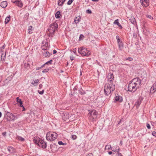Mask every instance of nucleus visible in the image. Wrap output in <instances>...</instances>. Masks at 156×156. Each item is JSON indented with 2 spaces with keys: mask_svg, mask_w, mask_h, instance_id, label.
I'll return each instance as SVG.
<instances>
[{
  "mask_svg": "<svg viewBox=\"0 0 156 156\" xmlns=\"http://www.w3.org/2000/svg\"><path fill=\"white\" fill-rule=\"evenodd\" d=\"M57 134L55 132H48L46 135V139L48 141H52L56 139Z\"/></svg>",
  "mask_w": 156,
  "mask_h": 156,
  "instance_id": "7ed1b4c3",
  "label": "nucleus"
},
{
  "mask_svg": "<svg viewBox=\"0 0 156 156\" xmlns=\"http://www.w3.org/2000/svg\"><path fill=\"white\" fill-rule=\"evenodd\" d=\"M118 156H122V155L121 154V153L119 152L118 153Z\"/></svg>",
  "mask_w": 156,
  "mask_h": 156,
  "instance_id": "3c124183",
  "label": "nucleus"
},
{
  "mask_svg": "<svg viewBox=\"0 0 156 156\" xmlns=\"http://www.w3.org/2000/svg\"><path fill=\"white\" fill-rule=\"evenodd\" d=\"M41 69V68L40 67H37L36 68V70H39V69Z\"/></svg>",
  "mask_w": 156,
  "mask_h": 156,
  "instance_id": "680f3d73",
  "label": "nucleus"
},
{
  "mask_svg": "<svg viewBox=\"0 0 156 156\" xmlns=\"http://www.w3.org/2000/svg\"><path fill=\"white\" fill-rule=\"evenodd\" d=\"M44 90H43L41 91H38V93L40 94H42L44 93Z\"/></svg>",
  "mask_w": 156,
  "mask_h": 156,
  "instance_id": "37998d69",
  "label": "nucleus"
},
{
  "mask_svg": "<svg viewBox=\"0 0 156 156\" xmlns=\"http://www.w3.org/2000/svg\"><path fill=\"white\" fill-rule=\"evenodd\" d=\"M152 134L154 136H155V135H156V133L154 132H152Z\"/></svg>",
  "mask_w": 156,
  "mask_h": 156,
  "instance_id": "13d9d810",
  "label": "nucleus"
},
{
  "mask_svg": "<svg viewBox=\"0 0 156 156\" xmlns=\"http://www.w3.org/2000/svg\"><path fill=\"white\" fill-rule=\"evenodd\" d=\"M57 51L56 50H54L53 51V54H55L57 53Z\"/></svg>",
  "mask_w": 156,
  "mask_h": 156,
  "instance_id": "5fc2aeb1",
  "label": "nucleus"
},
{
  "mask_svg": "<svg viewBox=\"0 0 156 156\" xmlns=\"http://www.w3.org/2000/svg\"><path fill=\"white\" fill-rule=\"evenodd\" d=\"M25 68L26 69H28L30 68V64L28 63H25L24 64Z\"/></svg>",
  "mask_w": 156,
  "mask_h": 156,
  "instance_id": "bb28decb",
  "label": "nucleus"
},
{
  "mask_svg": "<svg viewBox=\"0 0 156 156\" xmlns=\"http://www.w3.org/2000/svg\"><path fill=\"white\" fill-rule=\"evenodd\" d=\"M4 118L7 121H14L15 119L17 118L16 115H14L12 113L7 112L5 115Z\"/></svg>",
  "mask_w": 156,
  "mask_h": 156,
  "instance_id": "20e7f679",
  "label": "nucleus"
},
{
  "mask_svg": "<svg viewBox=\"0 0 156 156\" xmlns=\"http://www.w3.org/2000/svg\"><path fill=\"white\" fill-rule=\"evenodd\" d=\"M45 65V64H44V65H42L41 67H40L41 68L43 67H44V65Z\"/></svg>",
  "mask_w": 156,
  "mask_h": 156,
  "instance_id": "052dcab7",
  "label": "nucleus"
},
{
  "mask_svg": "<svg viewBox=\"0 0 156 156\" xmlns=\"http://www.w3.org/2000/svg\"><path fill=\"white\" fill-rule=\"evenodd\" d=\"M16 101L17 102L20 103H21V102H22V101H21V99H20L19 98V97H17V98H16Z\"/></svg>",
  "mask_w": 156,
  "mask_h": 156,
  "instance_id": "2f4dec72",
  "label": "nucleus"
},
{
  "mask_svg": "<svg viewBox=\"0 0 156 156\" xmlns=\"http://www.w3.org/2000/svg\"><path fill=\"white\" fill-rule=\"evenodd\" d=\"M115 89V85L110 83V84H106L104 87V91L105 94L106 95L110 94L111 92L114 91Z\"/></svg>",
  "mask_w": 156,
  "mask_h": 156,
  "instance_id": "f03ea898",
  "label": "nucleus"
},
{
  "mask_svg": "<svg viewBox=\"0 0 156 156\" xmlns=\"http://www.w3.org/2000/svg\"><path fill=\"white\" fill-rule=\"evenodd\" d=\"M20 106L21 107H23V105H22L23 104V102H21V103H20Z\"/></svg>",
  "mask_w": 156,
  "mask_h": 156,
  "instance_id": "4d7b16f0",
  "label": "nucleus"
},
{
  "mask_svg": "<svg viewBox=\"0 0 156 156\" xmlns=\"http://www.w3.org/2000/svg\"><path fill=\"white\" fill-rule=\"evenodd\" d=\"M149 0H140L141 4L142 5L147 7L149 5Z\"/></svg>",
  "mask_w": 156,
  "mask_h": 156,
  "instance_id": "6e6552de",
  "label": "nucleus"
},
{
  "mask_svg": "<svg viewBox=\"0 0 156 156\" xmlns=\"http://www.w3.org/2000/svg\"><path fill=\"white\" fill-rule=\"evenodd\" d=\"M13 2L15 3L20 8L22 7L23 5V4L21 0H15L13 1Z\"/></svg>",
  "mask_w": 156,
  "mask_h": 156,
  "instance_id": "9d476101",
  "label": "nucleus"
},
{
  "mask_svg": "<svg viewBox=\"0 0 156 156\" xmlns=\"http://www.w3.org/2000/svg\"><path fill=\"white\" fill-rule=\"evenodd\" d=\"M156 90V82L153 84L151 88L150 92L151 93L152 91H153V93Z\"/></svg>",
  "mask_w": 156,
  "mask_h": 156,
  "instance_id": "ddd939ff",
  "label": "nucleus"
},
{
  "mask_svg": "<svg viewBox=\"0 0 156 156\" xmlns=\"http://www.w3.org/2000/svg\"><path fill=\"white\" fill-rule=\"evenodd\" d=\"M141 80L138 77L133 79L129 83L128 90L131 92H135L141 85Z\"/></svg>",
  "mask_w": 156,
  "mask_h": 156,
  "instance_id": "f257e3e1",
  "label": "nucleus"
},
{
  "mask_svg": "<svg viewBox=\"0 0 156 156\" xmlns=\"http://www.w3.org/2000/svg\"><path fill=\"white\" fill-rule=\"evenodd\" d=\"M78 51L81 55L88 56L90 54V51L87 50V48L82 47L79 48Z\"/></svg>",
  "mask_w": 156,
  "mask_h": 156,
  "instance_id": "39448f33",
  "label": "nucleus"
},
{
  "mask_svg": "<svg viewBox=\"0 0 156 156\" xmlns=\"http://www.w3.org/2000/svg\"><path fill=\"white\" fill-rule=\"evenodd\" d=\"M17 138L18 140H20L21 141H23L24 140V138H23L20 136H18L17 137Z\"/></svg>",
  "mask_w": 156,
  "mask_h": 156,
  "instance_id": "c85d7f7f",
  "label": "nucleus"
},
{
  "mask_svg": "<svg viewBox=\"0 0 156 156\" xmlns=\"http://www.w3.org/2000/svg\"><path fill=\"white\" fill-rule=\"evenodd\" d=\"M74 0H69L67 2V4L68 5H70L71 4L72 2H73Z\"/></svg>",
  "mask_w": 156,
  "mask_h": 156,
  "instance_id": "c9c22d12",
  "label": "nucleus"
},
{
  "mask_svg": "<svg viewBox=\"0 0 156 156\" xmlns=\"http://www.w3.org/2000/svg\"><path fill=\"white\" fill-rule=\"evenodd\" d=\"M61 16L60 12L59 11H57L55 15V17L56 18H59Z\"/></svg>",
  "mask_w": 156,
  "mask_h": 156,
  "instance_id": "b1692460",
  "label": "nucleus"
},
{
  "mask_svg": "<svg viewBox=\"0 0 156 156\" xmlns=\"http://www.w3.org/2000/svg\"><path fill=\"white\" fill-rule=\"evenodd\" d=\"M130 22L133 24H134L136 23L135 19L133 17H132L129 19Z\"/></svg>",
  "mask_w": 156,
  "mask_h": 156,
  "instance_id": "4be33fe9",
  "label": "nucleus"
},
{
  "mask_svg": "<svg viewBox=\"0 0 156 156\" xmlns=\"http://www.w3.org/2000/svg\"><path fill=\"white\" fill-rule=\"evenodd\" d=\"M10 16L9 15L7 16L5 19V23L6 24L8 23L10 20Z\"/></svg>",
  "mask_w": 156,
  "mask_h": 156,
  "instance_id": "5701e85b",
  "label": "nucleus"
},
{
  "mask_svg": "<svg viewBox=\"0 0 156 156\" xmlns=\"http://www.w3.org/2000/svg\"><path fill=\"white\" fill-rule=\"evenodd\" d=\"M143 99V98L140 97L137 100L135 104V106L136 108H139Z\"/></svg>",
  "mask_w": 156,
  "mask_h": 156,
  "instance_id": "1a4fd4ad",
  "label": "nucleus"
},
{
  "mask_svg": "<svg viewBox=\"0 0 156 156\" xmlns=\"http://www.w3.org/2000/svg\"><path fill=\"white\" fill-rule=\"evenodd\" d=\"M86 12L89 14H91L92 13V12L91 10L89 9H88L86 10Z\"/></svg>",
  "mask_w": 156,
  "mask_h": 156,
  "instance_id": "79ce46f5",
  "label": "nucleus"
},
{
  "mask_svg": "<svg viewBox=\"0 0 156 156\" xmlns=\"http://www.w3.org/2000/svg\"><path fill=\"white\" fill-rule=\"evenodd\" d=\"M112 152L111 151L108 152V154H112Z\"/></svg>",
  "mask_w": 156,
  "mask_h": 156,
  "instance_id": "bf43d9fd",
  "label": "nucleus"
},
{
  "mask_svg": "<svg viewBox=\"0 0 156 156\" xmlns=\"http://www.w3.org/2000/svg\"><path fill=\"white\" fill-rule=\"evenodd\" d=\"M126 59L129 61H131L133 60V59L131 57H128Z\"/></svg>",
  "mask_w": 156,
  "mask_h": 156,
  "instance_id": "a18cd8bd",
  "label": "nucleus"
},
{
  "mask_svg": "<svg viewBox=\"0 0 156 156\" xmlns=\"http://www.w3.org/2000/svg\"><path fill=\"white\" fill-rule=\"evenodd\" d=\"M51 54H50L47 51H46L44 52L43 55L46 57H49L50 55H51Z\"/></svg>",
  "mask_w": 156,
  "mask_h": 156,
  "instance_id": "6ab92c4d",
  "label": "nucleus"
},
{
  "mask_svg": "<svg viewBox=\"0 0 156 156\" xmlns=\"http://www.w3.org/2000/svg\"><path fill=\"white\" fill-rule=\"evenodd\" d=\"M76 48H75L74 49H73V52L75 54L76 53Z\"/></svg>",
  "mask_w": 156,
  "mask_h": 156,
  "instance_id": "09e8293b",
  "label": "nucleus"
},
{
  "mask_svg": "<svg viewBox=\"0 0 156 156\" xmlns=\"http://www.w3.org/2000/svg\"><path fill=\"white\" fill-rule=\"evenodd\" d=\"M7 5V2L6 1H3L1 4V6L3 8H5Z\"/></svg>",
  "mask_w": 156,
  "mask_h": 156,
  "instance_id": "dca6fc26",
  "label": "nucleus"
},
{
  "mask_svg": "<svg viewBox=\"0 0 156 156\" xmlns=\"http://www.w3.org/2000/svg\"><path fill=\"white\" fill-rule=\"evenodd\" d=\"M6 57V54H2V55L1 56V60L2 61H4L5 59V58Z\"/></svg>",
  "mask_w": 156,
  "mask_h": 156,
  "instance_id": "393cba45",
  "label": "nucleus"
},
{
  "mask_svg": "<svg viewBox=\"0 0 156 156\" xmlns=\"http://www.w3.org/2000/svg\"><path fill=\"white\" fill-rule=\"evenodd\" d=\"M39 80L38 79L36 80H33L31 82V84L34 86H37L39 83Z\"/></svg>",
  "mask_w": 156,
  "mask_h": 156,
  "instance_id": "a211bd4d",
  "label": "nucleus"
},
{
  "mask_svg": "<svg viewBox=\"0 0 156 156\" xmlns=\"http://www.w3.org/2000/svg\"><path fill=\"white\" fill-rule=\"evenodd\" d=\"M114 101H118L119 102H121L122 101V97L119 96H116L115 98Z\"/></svg>",
  "mask_w": 156,
  "mask_h": 156,
  "instance_id": "f8f14e48",
  "label": "nucleus"
},
{
  "mask_svg": "<svg viewBox=\"0 0 156 156\" xmlns=\"http://www.w3.org/2000/svg\"><path fill=\"white\" fill-rule=\"evenodd\" d=\"M55 146L54 145H52V144H51L50 145V148L51 149L52 151L53 150V149H52V148L53 146Z\"/></svg>",
  "mask_w": 156,
  "mask_h": 156,
  "instance_id": "de8ad7c7",
  "label": "nucleus"
},
{
  "mask_svg": "<svg viewBox=\"0 0 156 156\" xmlns=\"http://www.w3.org/2000/svg\"><path fill=\"white\" fill-rule=\"evenodd\" d=\"M147 127L148 129H150L151 128V126L149 124H147Z\"/></svg>",
  "mask_w": 156,
  "mask_h": 156,
  "instance_id": "49530a36",
  "label": "nucleus"
},
{
  "mask_svg": "<svg viewBox=\"0 0 156 156\" xmlns=\"http://www.w3.org/2000/svg\"><path fill=\"white\" fill-rule=\"evenodd\" d=\"M146 17L149 18H150L151 19H153V17L150 15H146Z\"/></svg>",
  "mask_w": 156,
  "mask_h": 156,
  "instance_id": "58836bf2",
  "label": "nucleus"
},
{
  "mask_svg": "<svg viewBox=\"0 0 156 156\" xmlns=\"http://www.w3.org/2000/svg\"><path fill=\"white\" fill-rule=\"evenodd\" d=\"M34 142L35 144H36L38 145V142H39V138L37 140H34Z\"/></svg>",
  "mask_w": 156,
  "mask_h": 156,
  "instance_id": "4c0bfd02",
  "label": "nucleus"
},
{
  "mask_svg": "<svg viewBox=\"0 0 156 156\" xmlns=\"http://www.w3.org/2000/svg\"><path fill=\"white\" fill-rule=\"evenodd\" d=\"M42 49L44 51L47 50V48L44 46V45H43L41 46Z\"/></svg>",
  "mask_w": 156,
  "mask_h": 156,
  "instance_id": "e433bc0d",
  "label": "nucleus"
},
{
  "mask_svg": "<svg viewBox=\"0 0 156 156\" xmlns=\"http://www.w3.org/2000/svg\"><path fill=\"white\" fill-rule=\"evenodd\" d=\"M81 20V17L80 16L76 17L74 19V22L75 23L77 24Z\"/></svg>",
  "mask_w": 156,
  "mask_h": 156,
  "instance_id": "2eb2a0df",
  "label": "nucleus"
},
{
  "mask_svg": "<svg viewBox=\"0 0 156 156\" xmlns=\"http://www.w3.org/2000/svg\"><path fill=\"white\" fill-rule=\"evenodd\" d=\"M44 45V46L47 48L48 46V42H45Z\"/></svg>",
  "mask_w": 156,
  "mask_h": 156,
  "instance_id": "8fccbe9b",
  "label": "nucleus"
},
{
  "mask_svg": "<svg viewBox=\"0 0 156 156\" xmlns=\"http://www.w3.org/2000/svg\"><path fill=\"white\" fill-rule=\"evenodd\" d=\"M49 69H46L43 70L42 72L43 73H44L48 72L49 71Z\"/></svg>",
  "mask_w": 156,
  "mask_h": 156,
  "instance_id": "ea45409f",
  "label": "nucleus"
},
{
  "mask_svg": "<svg viewBox=\"0 0 156 156\" xmlns=\"http://www.w3.org/2000/svg\"><path fill=\"white\" fill-rule=\"evenodd\" d=\"M111 150L115 152L116 151L117 152H118L119 151L120 148L118 146H116L115 148L114 147L112 148Z\"/></svg>",
  "mask_w": 156,
  "mask_h": 156,
  "instance_id": "f3484780",
  "label": "nucleus"
},
{
  "mask_svg": "<svg viewBox=\"0 0 156 156\" xmlns=\"http://www.w3.org/2000/svg\"><path fill=\"white\" fill-rule=\"evenodd\" d=\"M52 60L51 59V60L48 61L47 62H46L45 63V65L51 64H52Z\"/></svg>",
  "mask_w": 156,
  "mask_h": 156,
  "instance_id": "473e14b6",
  "label": "nucleus"
},
{
  "mask_svg": "<svg viewBox=\"0 0 156 156\" xmlns=\"http://www.w3.org/2000/svg\"><path fill=\"white\" fill-rule=\"evenodd\" d=\"M71 138L73 140H75L76 139L77 136L75 135H72Z\"/></svg>",
  "mask_w": 156,
  "mask_h": 156,
  "instance_id": "f704fd0d",
  "label": "nucleus"
},
{
  "mask_svg": "<svg viewBox=\"0 0 156 156\" xmlns=\"http://www.w3.org/2000/svg\"><path fill=\"white\" fill-rule=\"evenodd\" d=\"M83 35L82 34H81L79 39V41L81 40L82 39V38H83Z\"/></svg>",
  "mask_w": 156,
  "mask_h": 156,
  "instance_id": "a19ab883",
  "label": "nucleus"
},
{
  "mask_svg": "<svg viewBox=\"0 0 156 156\" xmlns=\"http://www.w3.org/2000/svg\"><path fill=\"white\" fill-rule=\"evenodd\" d=\"M119 50L122 51L123 48V45L121 41L117 43Z\"/></svg>",
  "mask_w": 156,
  "mask_h": 156,
  "instance_id": "4468645a",
  "label": "nucleus"
},
{
  "mask_svg": "<svg viewBox=\"0 0 156 156\" xmlns=\"http://www.w3.org/2000/svg\"><path fill=\"white\" fill-rule=\"evenodd\" d=\"M33 27L32 26H30L28 29V32L29 34H31L32 33V29Z\"/></svg>",
  "mask_w": 156,
  "mask_h": 156,
  "instance_id": "a878e982",
  "label": "nucleus"
},
{
  "mask_svg": "<svg viewBox=\"0 0 156 156\" xmlns=\"http://www.w3.org/2000/svg\"><path fill=\"white\" fill-rule=\"evenodd\" d=\"M114 24H117L119 27H120V29H122V27L119 23L118 19L115 20L114 22Z\"/></svg>",
  "mask_w": 156,
  "mask_h": 156,
  "instance_id": "aec40b11",
  "label": "nucleus"
},
{
  "mask_svg": "<svg viewBox=\"0 0 156 156\" xmlns=\"http://www.w3.org/2000/svg\"><path fill=\"white\" fill-rule=\"evenodd\" d=\"M12 149V147H8V150L9 151V152H10L11 151V149Z\"/></svg>",
  "mask_w": 156,
  "mask_h": 156,
  "instance_id": "c03bdc74",
  "label": "nucleus"
},
{
  "mask_svg": "<svg viewBox=\"0 0 156 156\" xmlns=\"http://www.w3.org/2000/svg\"><path fill=\"white\" fill-rule=\"evenodd\" d=\"M105 149L109 150L111 149V146L110 145H107L105 147Z\"/></svg>",
  "mask_w": 156,
  "mask_h": 156,
  "instance_id": "c756f323",
  "label": "nucleus"
},
{
  "mask_svg": "<svg viewBox=\"0 0 156 156\" xmlns=\"http://www.w3.org/2000/svg\"><path fill=\"white\" fill-rule=\"evenodd\" d=\"M70 59L71 61H72L74 59V58L73 56H70Z\"/></svg>",
  "mask_w": 156,
  "mask_h": 156,
  "instance_id": "864d4df0",
  "label": "nucleus"
},
{
  "mask_svg": "<svg viewBox=\"0 0 156 156\" xmlns=\"http://www.w3.org/2000/svg\"><path fill=\"white\" fill-rule=\"evenodd\" d=\"M116 39H117V43L121 41L120 40V39H119V36H118V35L116 36Z\"/></svg>",
  "mask_w": 156,
  "mask_h": 156,
  "instance_id": "72a5a7b5",
  "label": "nucleus"
},
{
  "mask_svg": "<svg viewBox=\"0 0 156 156\" xmlns=\"http://www.w3.org/2000/svg\"><path fill=\"white\" fill-rule=\"evenodd\" d=\"M38 146L43 148H45L47 147V144L44 140L39 138Z\"/></svg>",
  "mask_w": 156,
  "mask_h": 156,
  "instance_id": "423d86ee",
  "label": "nucleus"
},
{
  "mask_svg": "<svg viewBox=\"0 0 156 156\" xmlns=\"http://www.w3.org/2000/svg\"><path fill=\"white\" fill-rule=\"evenodd\" d=\"M121 122V119H120L119 121V122L118 123L119 124Z\"/></svg>",
  "mask_w": 156,
  "mask_h": 156,
  "instance_id": "774afa93",
  "label": "nucleus"
},
{
  "mask_svg": "<svg viewBox=\"0 0 156 156\" xmlns=\"http://www.w3.org/2000/svg\"><path fill=\"white\" fill-rule=\"evenodd\" d=\"M66 0H59L58 4L59 6H62Z\"/></svg>",
  "mask_w": 156,
  "mask_h": 156,
  "instance_id": "412c9836",
  "label": "nucleus"
},
{
  "mask_svg": "<svg viewBox=\"0 0 156 156\" xmlns=\"http://www.w3.org/2000/svg\"><path fill=\"white\" fill-rule=\"evenodd\" d=\"M108 81H109L110 84L112 83V81L114 79V76L113 74L109 73L108 75Z\"/></svg>",
  "mask_w": 156,
  "mask_h": 156,
  "instance_id": "9b49d317",
  "label": "nucleus"
},
{
  "mask_svg": "<svg viewBox=\"0 0 156 156\" xmlns=\"http://www.w3.org/2000/svg\"><path fill=\"white\" fill-rule=\"evenodd\" d=\"M2 48L3 49H4L5 48V46L4 45H3Z\"/></svg>",
  "mask_w": 156,
  "mask_h": 156,
  "instance_id": "69168bd1",
  "label": "nucleus"
},
{
  "mask_svg": "<svg viewBox=\"0 0 156 156\" xmlns=\"http://www.w3.org/2000/svg\"><path fill=\"white\" fill-rule=\"evenodd\" d=\"M58 27V25L56 23H54L51 25V26L49 28L50 30H52V33L54 34L55 29Z\"/></svg>",
  "mask_w": 156,
  "mask_h": 156,
  "instance_id": "0eeeda50",
  "label": "nucleus"
},
{
  "mask_svg": "<svg viewBox=\"0 0 156 156\" xmlns=\"http://www.w3.org/2000/svg\"><path fill=\"white\" fill-rule=\"evenodd\" d=\"M58 144L59 145H66V143H64L62 141H59L58 142Z\"/></svg>",
  "mask_w": 156,
  "mask_h": 156,
  "instance_id": "7c9ffc66",
  "label": "nucleus"
},
{
  "mask_svg": "<svg viewBox=\"0 0 156 156\" xmlns=\"http://www.w3.org/2000/svg\"><path fill=\"white\" fill-rule=\"evenodd\" d=\"M120 144H121L122 145V141H120Z\"/></svg>",
  "mask_w": 156,
  "mask_h": 156,
  "instance_id": "338daca9",
  "label": "nucleus"
},
{
  "mask_svg": "<svg viewBox=\"0 0 156 156\" xmlns=\"http://www.w3.org/2000/svg\"><path fill=\"white\" fill-rule=\"evenodd\" d=\"M6 133L5 132H3V133H2V135L4 136H5V135H6Z\"/></svg>",
  "mask_w": 156,
  "mask_h": 156,
  "instance_id": "6e6d98bb",
  "label": "nucleus"
},
{
  "mask_svg": "<svg viewBox=\"0 0 156 156\" xmlns=\"http://www.w3.org/2000/svg\"><path fill=\"white\" fill-rule=\"evenodd\" d=\"M43 85L42 84H40L39 85V88L40 89H41Z\"/></svg>",
  "mask_w": 156,
  "mask_h": 156,
  "instance_id": "603ef678",
  "label": "nucleus"
},
{
  "mask_svg": "<svg viewBox=\"0 0 156 156\" xmlns=\"http://www.w3.org/2000/svg\"><path fill=\"white\" fill-rule=\"evenodd\" d=\"M92 113V112H91V113ZM91 115L92 117L93 118V119L95 118L96 117V114L97 112H94L93 113H91Z\"/></svg>",
  "mask_w": 156,
  "mask_h": 156,
  "instance_id": "cd10ccee",
  "label": "nucleus"
},
{
  "mask_svg": "<svg viewBox=\"0 0 156 156\" xmlns=\"http://www.w3.org/2000/svg\"><path fill=\"white\" fill-rule=\"evenodd\" d=\"M92 1L94 2H97L98 0H92Z\"/></svg>",
  "mask_w": 156,
  "mask_h": 156,
  "instance_id": "0e129e2a",
  "label": "nucleus"
},
{
  "mask_svg": "<svg viewBox=\"0 0 156 156\" xmlns=\"http://www.w3.org/2000/svg\"><path fill=\"white\" fill-rule=\"evenodd\" d=\"M22 107L23 108V111H25V108H24V107L23 106V107Z\"/></svg>",
  "mask_w": 156,
  "mask_h": 156,
  "instance_id": "e2e57ef3",
  "label": "nucleus"
}]
</instances>
